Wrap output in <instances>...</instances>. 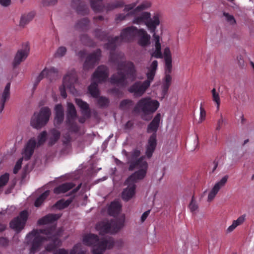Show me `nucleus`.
<instances>
[{"instance_id":"14","label":"nucleus","mask_w":254,"mask_h":254,"mask_svg":"<svg viewBox=\"0 0 254 254\" xmlns=\"http://www.w3.org/2000/svg\"><path fill=\"white\" fill-rule=\"evenodd\" d=\"M140 154V151L139 149H135L131 152L130 157L129 160V166L128 170L129 171H133L136 170V171H139L140 170L144 169L143 165H146L145 169V175H146L147 170L148 169V164L144 160V157H141L137 158Z\"/></svg>"},{"instance_id":"60","label":"nucleus","mask_w":254,"mask_h":254,"mask_svg":"<svg viewBox=\"0 0 254 254\" xmlns=\"http://www.w3.org/2000/svg\"><path fill=\"white\" fill-rule=\"evenodd\" d=\"M41 79H40L39 78H38L37 77H36V79H35V81L34 82V87H36L37 85L39 84V83L41 81Z\"/></svg>"},{"instance_id":"3","label":"nucleus","mask_w":254,"mask_h":254,"mask_svg":"<svg viewBox=\"0 0 254 254\" xmlns=\"http://www.w3.org/2000/svg\"><path fill=\"white\" fill-rule=\"evenodd\" d=\"M110 61L117 64V74L111 77V83L121 87L126 86L133 81L136 77V70L133 64L125 61L123 55H115L111 54Z\"/></svg>"},{"instance_id":"64","label":"nucleus","mask_w":254,"mask_h":254,"mask_svg":"<svg viewBox=\"0 0 254 254\" xmlns=\"http://www.w3.org/2000/svg\"><path fill=\"white\" fill-rule=\"evenodd\" d=\"M0 241H3V242H5L6 243H7V240L5 238H2L0 239Z\"/></svg>"},{"instance_id":"30","label":"nucleus","mask_w":254,"mask_h":254,"mask_svg":"<svg viewBox=\"0 0 254 254\" xmlns=\"http://www.w3.org/2000/svg\"><path fill=\"white\" fill-rule=\"evenodd\" d=\"M246 219V215L244 214L239 217L236 220H234L231 225L227 229V233H231L238 226L242 225Z\"/></svg>"},{"instance_id":"5","label":"nucleus","mask_w":254,"mask_h":254,"mask_svg":"<svg viewBox=\"0 0 254 254\" xmlns=\"http://www.w3.org/2000/svg\"><path fill=\"white\" fill-rule=\"evenodd\" d=\"M158 66L157 61H154L149 67L146 73L147 79L143 82H136L128 89V91L134 94L136 97L142 96L153 81Z\"/></svg>"},{"instance_id":"11","label":"nucleus","mask_w":254,"mask_h":254,"mask_svg":"<svg viewBox=\"0 0 254 254\" xmlns=\"http://www.w3.org/2000/svg\"><path fill=\"white\" fill-rule=\"evenodd\" d=\"M159 106V103L150 97L143 98L138 101L134 107L135 111H141L144 114H150L155 112Z\"/></svg>"},{"instance_id":"44","label":"nucleus","mask_w":254,"mask_h":254,"mask_svg":"<svg viewBox=\"0 0 254 254\" xmlns=\"http://www.w3.org/2000/svg\"><path fill=\"white\" fill-rule=\"evenodd\" d=\"M64 118V114H56L54 119V124L55 126L60 125L63 121Z\"/></svg>"},{"instance_id":"17","label":"nucleus","mask_w":254,"mask_h":254,"mask_svg":"<svg viewBox=\"0 0 254 254\" xmlns=\"http://www.w3.org/2000/svg\"><path fill=\"white\" fill-rule=\"evenodd\" d=\"M228 179V176L227 175H225L220 180L214 184L208 192L207 197L208 202H210L214 199L220 189L225 186V184L227 182Z\"/></svg>"},{"instance_id":"2","label":"nucleus","mask_w":254,"mask_h":254,"mask_svg":"<svg viewBox=\"0 0 254 254\" xmlns=\"http://www.w3.org/2000/svg\"><path fill=\"white\" fill-rule=\"evenodd\" d=\"M141 11H140L136 15H131V16H134L132 23L137 25L144 24L150 32L153 33L154 48H153L150 51V55L152 57L162 58V54L160 43V37L156 34V28L160 23L161 15L160 13L157 12L151 17L150 12L144 11L140 14Z\"/></svg>"},{"instance_id":"51","label":"nucleus","mask_w":254,"mask_h":254,"mask_svg":"<svg viewBox=\"0 0 254 254\" xmlns=\"http://www.w3.org/2000/svg\"><path fill=\"white\" fill-rule=\"evenodd\" d=\"M56 114H64V109L61 104H58L55 106Z\"/></svg>"},{"instance_id":"34","label":"nucleus","mask_w":254,"mask_h":254,"mask_svg":"<svg viewBox=\"0 0 254 254\" xmlns=\"http://www.w3.org/2000/svg\"><path fill=\"white\" fill-rule=\"evenodd\" d=\"M80 247L81 244H78L74 246L69 254H68V252L64 249H59L55 252L53 254H76L77 251L80 249Z\"/></svg>"},{"instance_id":"16","label":"nucleus","mask_w":254,"mask_h":254,"mask_svg":"<svg viewBox=\"0 0 254 254\" xmlns=\"http://www.w3.org/2000/svg\"><path fill=\"white\" fill-rule=\"evenodd\" d=\"M28 216L27 211L23 210L21 211L18 216L14 218L10 222V228L17 233L21 231L24 227Z\"/></svg>"},{"instance_id":"37","label":"nucleus","mask_w":254,"mask_h":254,"mask_svg":"<svg viewBox=\"0 0 254 254\" xmlns=\"http://www.w3.org/2000/svg\"><path fill=\"white\" fill-rule=\"evenodd\" d=\"M70 202L71 200H69L64 201V200L61 199L59 200L54 205V207L59 209H62L67 207L69 205Z\"/></svg>"},{"instance_id":"15","label":"nucleus","mask_w":254,"mask_h":254,"mask_svg":"<svg viewBox=\"0 0 254 254\" xmlns=\"http://www.w3.org/2000/svg\"><path fill=\"white\" fill-rule=\"evenodd\" d=\"M102 0H90L91 7L94 12H103L104 9L108 11L118 7H123L124 5V3L123 1H117L114 3L108 4L106 6H104L101 4V1Z\"/></svg>"},{"instance_id":"49","label":"nucleus","mask_w":254,"mask_h":254,"mask_svg":"<svg viewBox=\"0 0 254 254\" xmlns=\"http://www.w3.org/2000/svg\"><path fill=\"white\" fill-rule=\"evenodd\" d=\"M23 160V158H20L16 162V164L15 165V166L13 169V173L14 174L17 173L18 171L21 169Z\"/></svg>"},{"instance_id":"23","label":"nucleus","mask_w":254,"mask_h":254,"mask_svg":"<svg viewBox=\"0 0 254 254\" xmlns=\"http://www.w3.org/2000/svg\"><path fill=\"white\" fill-rule=\"evenodd\" d=\"M138 44L142 47L148 45L150 43V36L147 34L144 29H140L138 30L137 34Z\"/></svg>"},{"instance_id":"20","label":"nucleus","mask_w":254,"mask_h":254,"mask_svg":"<svg viewBox=\"0 0 254 254\" xmlns=\"http://www.w3.org/2000/svg\"><path fill=\"white\" fill-rule=\"evenodd\" d=\"M36 141L34 138L30 139L25 145L22 152L23 158L26 160H29L33 154L35 147Z\"/></svg>"},{"instance_id":"45","label":"nucleus","mask_w":254,"mask_h":254,"mask_svg":"<svg viewBox=\"0 0 254 254\" xmlns=\"http://www.w3.org/2000/svg\"><path fill=\"white\" fill-rule=\"evenodd\" d=\"M165 62V73L170 74L172 71V60H167Z\"/></svg>"},{"instance_id":"61","label":"nucleus","mask_w":254,"mask_h":254,"mask_svg":"<svg viewBox=\"0 0 254 254\" xmlns=\"http://www.w3.org/2000/svg\"><path fill=\"white\" fill-rule=\"evenodd\" d=\"M213 165H214V166L212 169V172H214V171L216 169L217 167H218V162H216V161H214Z\"/></svg>"},{"instance_id":"53","label":"nucleus","mask_w":254,"mask_h":254,"mask_svg":"<svg viewBox=\"0 0 254 254\" xmlns=\"http://www.w3.org/2000/svg\"><path fill=\"white\" fill-rule=\"evenodd\" d=\"M224 121H225V120L223 119L222 115H221L220 118L218 120V121L217 122V127L216 128V130H218L220 129L221 126H222L223 123L224 122Z\"/></svg>"},{"instance_id":"38","label":"nucleus","mask_w":254,"mask_h":254,"mask_svg":"<svg viewBox=\"0 0 254 254\" xmlns=\"http://www.w3.org/2000/svg\"><path fill=\"white\" fill-rule=\"evenodd\" d=\"M47 133L46 131L41 132L37 137L38 142L36 143V146H39L43 144L47 138Z\"/></svg>"},{"instance_id":"9","label":"nucleus","mask_w":254,"mask_h":254,"mask_svg":"<svg viewBox=\"0 0 254 254\" xmlns=\"http://www.w3.org/2000/svg\"><path fill=\"white\" fill-rule=\"evenodd\" d=\"M138 3L139 0H137L131 3L126 5L124 11L127 13L126 14L122 13L117 15L116 20L120 21L126 19L127 17L136 15L140 11L144 10L151 6V3L148 1H143L137 5Z\"/></svg>"},{"instance_id":"4","label":"nucleus","mask_w":254,"mask_h":254,"mask_svg":"<svg viewBox=\"0 0 254 254\" xmlns=\"http://www.w3.org/2000/svg\"><path fill=\"white\" fill-rule=\"evenodd\" d=\"M83 243L85 245L93 247V254H103L106 250L112 248L114 245L112 238L100 240L98 236L93 234L85 235Z\"/></svg>"},{"instance_id":"56","label":"nucleus","mask_w":254,"mask_h":254,"mask_svg":"<svg viewBox=\"0 0 254 254\" xmlns=\"http://www.w3.org/2000/svg\"><path fill=\"white\" fill-rule=\"evenodd\" d=\"M11 0H0V4L3 6H7L10 4Z\"/></svg>"},{"instance_id":"42","label":"nucleus","mask_w":254,"mask_h":254,"mask_svg":"<svg viewBox=\"0 0 254 254\" xmlns=\"http://www.w3.org/2000/svg\"><path fill=\"white\" fill-rule=\"evenodd\" d=\"M66 52V49L64 47H59L55 54V57L56 58H60L64 56Z\"/></svg>"},{"instance_id":"1","label":"nucleus","mask_w":254,"mask_h":254,"mask_svg":"<svg viewBox=\"0 0 254 254\" xmlns=\"http://www.w3.org/2000/svg\"><path fill=\"white\" fill-rule=\"evenodd\" d=\"M61 216L60 214H49L38 221L39 225H50L51 227L45 229H34L27 235L26 240L27 244L31 245V254L38 251L45 240L51 242L46 247V250L48 252L52 251L61 245L59 237L63 230L60 228L57 230L55 225Z\"/></svg>"},{"instance_id":"24","label":"nucleus","mask_w":254,"mask_h":254,"mask_svg":"<svg viewBox=\"0 0 254 254\" xmlns=\"http://www.w3.org/2000/svg\"><path fill=\"white\" fill-rule=\"evenodd\" d=\"M161 120V114L158 113L154 118L151 122L148 125L147 128L148 133H152L156 136V132L158 130Z\"/></svg>"},{"instance_id":"46","label":"nucleus","mask_w":254,"mask_h":254,"mask_svg":"<svg viewBox=\"0 0 254 254\" xmlns=\"http://www.w3.org/2000/svg\"><path fill=\"white\" fill-rule=\"evenodd\" d=\"M199 109L200 115L199 118V122L201 123L205 120L206 116V113L205 109L202 107L201 104L200 105Z\"/></svg>"},{"instance_id":"54","label":"nucleus","mask_w":254,"mask_h":254,"mask_svg":"<svg viewBox=\"0 0 254 254\" xmlns=\"http://www.w3.org/2000/svg\"><path fill=\"white\" fill-rule=\"evenodd\" d=\"M57 2V0H43V4L44 5H54L56 4Z\"/></svg>"},{"instance_id":"48","label":"nucleus","mask_w":254,"mask_h":254,"mask_svg":"<svg viewBox=\"0 0 254 254\" xmlns=\"http://www.w3.org/2000/svg\"><path fill=\"white\" fill-rule=\"evenodd\" d=\"M223 14L225 16L227 22H229L230 24L233 25L236 23V22L235 19L232 15H230L225 12H224Z\"/></svg>"},{"instance_id":"27","label":"nucleus","mask_w":254,"mask_h":254,"mask_svg":"<svg viewBox=\"0 0 254 254\" xmlns=\"http://www.w3.org/2000/svg\"><path fill=\"white\" fill-rule=\"evenodd\" d=\"M122 205L118 201H114L111 202L108 208V213L110 215L115 216L121 211Z\"/></svg>"},{"instance_id":"28","label":"nucleus","mask_w":254,"mask_h":254,"mask_svg":"<svg viewBox=\"0 0 254 254\" xmlns=\"http://www.w3.org/2000/svg\"><path fill=\"white\" fill-rule=\"evenodd\" d=\"M74 186L75 185L72 183H64L55 188L54 192L56 194L65 193L72 189Z\"/></svg>"},{"instance_id":"21","label":"nucleus","mask_w":254,"mask_h":254,"mask_svg":"<svg viewBox=\"0 0 254 254\" xmlns=\"http://www.w3.org/2000/svg\"><path fill=\"white\" fill-rule=\"evenodd\" d=\"M76 118V111L74 105L70 103H67L66 113V124L71 127L74 125Z\"/></svg>"},{"instance_id":"22","label":"nucleus","mask_w":254,"mask_h":254,"mask_svg":"<svg viewBox=\"0 0 254 254\" xmlns=\"http://www.w3.org/2000/svg\"><path fill=\"white\" fill-rule=\"evenodd\" d=\"M157 145L156 136L152 134L148 139L146 145L145 155L148 158H150L154 152Z\"/></svg>"},{"instance_id":"7","label":"nucleus","mask_w":254,"mask_h":254,"mask_svg":"<svg viewBox=\"0 0 254 254\" xmlns=\"http://www.w3.org/2000/svg\"><path fill=\"white\" fill-rule=\"evenodd\" d=\"M109 75L108 68L106 66L101 65L98 67L92 75V83L88 87V91L94 98H97L99 95L98 84L105 82Z\"/></svg>"},{"instance_id":"25","label":"nucleus","mask_w":254,"mask_h":254,"mask_svg":"<svg viewBox=\"0 0 254 254\" xmlns=\"http://www.w3.org/2000/svg\"><path fill=\"white\" fill-rule=\"evenodd\" d=\"M10 83L6 84L3 92H2L0 99V113L3 111L5 102L10 98Z\"/></svg>"},{"instance_id":"62","label":"nucleus","mask_w":254,"mask_h":254,"mask_svg":"<svg viewBox=\"0 0 254 254\" xmlns=\"http://www.w3.org/2000/svg\"><path fill=\"white\" fill-rule=\"evenodd\" d=\"M85 54V53L84 51H80L78 53V56L80 57H83Z\"/></svg>"},{"instance_id":"32","label":"nucleus","mask_w":254,"mask_h":254,"mask_svg":"<svg viewBox=\"0 0 254 254\" xmlns=\"http://www.w3.org/2000/svg\"><path fill=\"white\" fill-rule=\"evenodd\" d=\"M172 77L170 74L166 73V75L164 79V81L162 85V95L163 97L166 94L168 88L171 84Z\"/></svg>"},{"instance_id":"12","label":"nucleus","mask_w":254,"mask_h":254,"mask_svg":"<svg viewBox=\"0 0 254 254\" xmlns=\"http://www.w3.org/2000/svg\"><path fill=\"white\" fill-rule=\"evenodd\" d=\"M51 113L48 107L42 108L39 112L35 113L31 120V125L34 128L39 129L47 124Z\"/></svg>"},{"instance_id":"40","label":"nucleus","mask_w":254,"mask_h":254,"mask_svg":"<svg viewBox=\"0 0 254 254\" xmlns=\"http://www.w3.org/2000/svg\"><path fill=\"white\" fill-rule=\"evenodd\" d=\"M109 104V99L105 97H100L98 99V104L102 108L106 107L108 106Z\"/></svg>"},{"instance_id":"52","label":"nucleus","mask_w":254,"mask_h":254,"mask_svg":"<svg viewBox=\"0 0 254 254\" xmlns=\"http://www.w3.org/2000/svg\"><path fill=\"white\" fill-rule=\"evenodd\" d=\"M95 35L96 37L100 38L101 40H103L105 34L100 30H97L95 31Z\"/></svg>"},{"instance_id":"58","label":"nucleus","mask_w":254,"mask_h":254,"mask_svg":"<svg viewBox=\"0 0 254 254\" xmlns=\"http://www.w3.org/2000/svg\"><path fill=\"white\" fill-rule=\"evenodd\" d=\"M45 74H46V70L43 69L41 73L39 74V75L37 76L38 78H39L41 80H42L44 77H45Z\"/></svg>"},{"instance_id":"50","label":"nucleus","mask_w":254,"mask_h":254,"mask_svg":"<svg viewBox=\"0 0 254 254\" xmlns=\"http://www.w3.org/2000/svg\"><path fill=\"white\" fill-rule=\"evenodd\" d=\"M164 60H172V56L169 48L166 47L164 50Z\"/></svg>"},{"instance_id":"63","label":"nucleus","mask_w":254,"mask_h":254,"mask_svg":"<svg viewBox=\"0 0 254 254\" xmlns=\"http://www.w3.org/2000/svg\"><path fill=\"white\" fill-rule=\"evenodd\" d=\"M245 122V119L244 118V116L242 115L241 116V123L244 124Z\"/></svg>"},{"instance_id":"13","label":"nucleus","mask_w":254,"mask_h":254,"mask_svg":"<svg viewBox=\"0 0 254 254\" xmlns=\"http://www.w3.org/2000/svg\"><path fill=\"white\" fill-rule=\"evenodd\" d=\"M77 75L75 70H72L64 77L63 86L60 88V91L61 96L64 98H66L67 97L65 88L69 90L70 92L72 94L75 92L74 84L77 81Z\"/></svg>"},{"instance_id":"33","label":"nucleus","mask_w":254,"mask_h":254,"mask_svg":"<svg viewBox=\"0 0 254 254\" xmlns=\"http://www.w3.org/2000/svg\"><path fill=\"white\" fill-rule=\"evenodd\" d=\"M211 92L212 94V101L215 103L217 110H219L221 103L219 93L216 91L215 88L212 89Z\"/></svg>"},{"instance_id":"55","label":"nucleus","mask_w":254,"mask_h":254,"mask_svg":"<svg viewBox=\"0 0 254 254\" xmlns=\"http://www.w3.org/2000/svg\"><path fill=\"white\" fill-rule=\"evenodd\" d=\"M150 210H148L144 212L142 214V215H141V222L142 223L143 222L146 220L147 217L148 216V215L150 213Z\"/></svg>"},{"instance_id":"19","label":"nucleus","mask_w":254,"mask_h":254,"mask_svg":"<svg viewBox=\"0 0 254 254\" xmlns=\"http://www.w3.org/2000/svg\"><path fill=\"white\" fill-rule=\"evenodd\" d=\"M100 56L101 50L99 49L89 55L84 63V68L88 69L93 67L95 64L99 61Z\"/></svg>"},{"instance_id":"57","label":"nucleus","mask_w":254,"mask_h":254,"mask_svg":"<svg viewBox=\"0 0 254 254\" xmlns=\"http://www.w3.org/2000/svg\"><path fill=\"white\" fill-rule=\"evenodd\" d=\"M133 126V124L131 121H128L126 125H125V129L126 130H128L130 129Z\"/></svg>"},{"instance_id":"39","label":"nucleus","mask_w":254,"mask_h":254,"mask_svg":"<svg viewBox=\"0 0 254 254\" xmlns=\"http://www.w3.org/2000/svg\"><path fill=\"white\" fill-rule=\"evenodd\" d=\"M78 2H79V5L76 8L77 13L82 15L87 14L88 12V9L87 6L81 4V2H79V0H78Z\"/></svg>"},{"instance_id":"43","label":"nucleus","mask_w":254,"mask_h":254,"mask_svg":"<svg viewBox=\"0 0 254 254\" xmlns=\"http://www.w3.org/2000/svg\"><path fill=\"white\" fill-rule=\"evenodd\" d=\"M189 207L191 212H195L197 210L198 206L196 201L194 200V196L192 197Z\"/></svg>"},{"instance_id":"18","label":"nucleus","mask_w":254,"mask_h":254,"mask_svg":"<svg viewBox=\"0 0 254 254\" xmlns=\"http://www.w3.org/2000/svg\"><path fill=\"white\" fill-rule=\"evenodd\" d=\"M29 52V47L26 45L22 49L18 50L13 61V66L16 67L27 57Z\"/></svg>"},{"instance_id":"29","label":"nucleus","mask_w":254,"mask_h":254,"mask_svg":"<svg viewBox=\"0 0 254 254\" xmlns=\"http://www.w3.org/2000/svg\"><path fill=\"white\" fill-rule=\"evenodd\" d=\"M46 70L45 77L51 82L55 80L58 77V69L54 67H50L45 68Z\"/></svg>"},{"instance_id":"8","label":"nucleus","mask_w":254,"mask_h":254,"mask_svg":"<svg viewBox=\"0 0 254 254\" xmlns=\"http://www.w3.org/2000/svg\"><path fill=\"white\" fill-rule=\"evenodd\" d=\"M125 221V217L123 215L121 218L114 220L101 221L96 225V229L100 235L116 233L123 228Z\"/></svg>"},{"instance_id":"36","label":"nucleus","mask_w":254,"mask_h":254,"mask_svg":"<svg viewBox=\"0 0 254 254\" xmlns=\"http://www.w3.org/2000/svg\"><path fill=\"white\" fill-rule=\"evenodd\" d=\"M49 195V191L47 190L41 194L35 200L34 205L36 207H39L43 202L44 200Z\"/></svg>"},{"instance_id":"47","label":"nucleus","mask_w":254,"mask_h":254,"mask_svg":"<svg viewBox=\"0 0 254 254\" xmlns=\"http://www.w3.org/2000/svg\"><path fill=\"white\" fill-rule=\"evenodd\" d=\"M89 21L87 18H83L82 20L79 21L77 24V28H80L84 29L86 26L88 25Z\"/></svg>"},{"instance_id":"31","label":"nucleus","mask_w":254,"mask_h":254,"mask_svg":"<svg viewBox=\"0 0 254 254\" xmlns=\"http://www.w3.org/2000/svg\"><path fill=\"white\" fill-rule=\"evenodd\" d=\"M60 134V132L59 130L56 129H51L49 133V144L50 145L54 144L59 139Z\"/></svg>"},{"instance_id":"10","label":"nucleus","mask_w":254,"mask_h":254,"mask_svg":"<svg viewBox=\"0 0 254 254\" xmlns=\"http://www.w3.org/2000/svg\"><path fill=\"white\" fill-rule=\"evenodd\" d=\"M138 30L136 27L130 26L125 28L121 33L120 37H115L112 41H109L105 46L107 49H114L118 41L128 42L133 40L138 33Z\"/></svg>"},{"instance_id":"41","label":"nucleus","mask_w":254,"mask_h":254,"mask_svg":"<svg viewBox=\"0 0 254 254\" xmlns=\"http://www.w3.org/2000/svg\"><path fill=\"white\" fill-rule=\"evenodd\" d=\"M133 104L131 100L127 99L122 101L120 103V108L122 109H126L130 108Z\"/></svg>"},{"instance_id":"59","label":"nucleus","mask_w":254,"mask_h":254,"mask_svg":"<svg viewBox=\"0 0 254 254\" xmlns=\"http://www.w3.org/2000/svg\"><path fill=\"white\" fill-rule=\"evenodd\" d=\"M6 225L0 223V232H2L5 230Z\"/></svg>"},{"instance_id":"26","label":"nucleus","mask_w":254,"mask_h":254,"mask_svg":"<svg viewBox=\"0 0 254 254\" xmlns=\"http://www.w3.org/2000/svg\"><path fill=\"white\" fill-rule=\"evenodd\" d=\"M75 103L80 108L82 114L86 117L89 118L91 116V112L89 105L80 99H76Z\"/></svg>"},{"instance_id":"35","label":"nucleus","mask_w":254,"mask_h":254,"mask_svg":"<svg viewBox=\"0 0 254 254\" xmlns=\"http://www.w3.org/2000/svg\"><path fill=\"white\" fill-rule=\"evenodd\" d=\"M34 17V13L33 12L28 13L27 14L23 15L20 19V24L21 26H24L30 22Z\"/></svg>"},{"instance_id":"6","label":"nucleus","mask_w":254,"mask_h":254,"mask_svg":"<svg viewBox=\"0 0 254 254\" xmlns=\"http://www.w3.org/2000/svg\"><path fill=\"white\" fill-rule=\"evenodd\" d=\"M144 169L139 171H135L129 176L125 182V184L127 185V188L122 192V198L125 201H128L131 199L135 193V183L142 180L145 177L146 165H143Z\"/></svg>"}]
</instances>
